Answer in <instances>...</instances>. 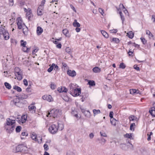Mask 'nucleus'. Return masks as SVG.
Listing matches in <instances>:
<instances>
[{"instance_id":"12","label":"nucleus","mask_w":155,"mask_h":155,"mask_svg":"<svg viewBox=\"0 0 155 155\" xmlns=\"http://www.w3.org/2000/svg\"><path fill=\"white\" fill-rule=\"evenodd\" d=\"M67 73L68 75L71 77H74L76 75V73L74 70H68L67 71Z\"/></svg>"},{"instance_id":"41","label":"nucleus","mask_w":155,"mask_h":155,"mask_svg":"<svg viewBox=\"0 0 155 155\" xmlns=\"http://www.w3.org/2000/svg\"><path fill=\"white\" fill-rule=\"evenodd\" d=\"M119 13L120 15V18L122 21V23H123L124 20V16L122 15V13L121 11H120Z\"/></svg>"},{"instance_id":"19","label":"nucleus","mask_w":155,"mask_h":155,"mask_svg":"<svg viewBox=\"0 0 155 155\" xmlns=\"http://www.w3.org/2000/svg\"><path fill=\"white\" fill-rule=\"evenodd\" d=\"M62 33L66 37L68 38L70 37V35L69 34L68 30L67 29H63L62 30Z\"/></svg>"},{"instance_id":"37","label":"nucleus","mask_w":155,"mask_h":155,"mask_svg":"<svg viewBox=\"0 0 155 155\" xmlns=\"http://www.w3.org/2000/svg\"><path fill=\"white\" fill-rule=\"evenodd\" d=\"M21 42V46L22 47H25L26 46L27 44V42L25 41H24L23 40H21L20 41Z\"/></svg>"},{"instance_id":"28","label":"nucleus","mask_w":155,"mask_h":155,"mask_svg":"<svg viewBox=\"0 0 155 155\" xmlns=\"http://www.w3.org/2000/svg\"><path fill=\"white\" fill-rule=\"evenodd\" d=\"M136 124L134 123H133L130 124V129L131 130L134 131L136 127Z\"/></svg>"},{"instance_id":"40","label":"nucleus","mask_w":155,"mask_h":155,"mask_svg":"<svg viewBox=\"0 0 155 155\" xmlns=\"http://www.w3.org/2000/svg\"><path fill=\"white\" fill-rule=\"evenodd\" d=\"M146 34L148 35L150 37H153V36L151 33L148 30L146 31Z\"/></svg>"},{"instance_id":"15","label":"nucleus","mask_w":155,"mask_h":155,"mask_svg":"<svg viewBox=\"0 0 155 155\" xmlns=\"http://www.w3.org/2000/svg\"><path fill=\"white\" fill-rule=\"evenodd\" d=\"M58 91L60 93L61 92H67L68 90L67 88L64 87H61V88L59 87L58 88Z\"/></svg>"},{"instance_id":"4","label":"nucleus","mask_w":155,"mask_h":155,"mask_svg":"<svg viewBox=\"0 0 155 155\" xmlns=\"http://www.w3.org/2000/svg\"><path fill=\"white\" fill-rule=\"evenodd\" d=\"M15 120H12L10 118H7L6 119V123L5 124V128H6L7 130H8V126L9 125H15Z\"/></svg>"},{"instance_id":"64","label":"nucleus","mask_w":155,"mask_h":155,"mask_svg":"<svg viewBox=\"0 0 155 155\" xmlns=\"http://www.w3.org/2000/svg\"><path fill=\"white\" fill-rule=\"evenodd\" d=\"M56 47L59 48H60L61 47V43H58V44L57 45Z\"/></svg>"},{"instance_id":"14","label":"nucleus","mask_w":155,"mask_h":155,"mask_svg":"<svg viewBox=\"0 0 155 155\" xmlns=\"http://www.w3.org/2000/svg\"><path fill=\"white\" fill-rule=\"evenodd\" d=\"M17 97L19 99H22L27 98L28 96L27 94L22 93L18 95L17 96Z\"/></svg>"},{"instance_id":"55","label":"nucleus","mask_w":155,"mask_h":155,"mask_svg":"<svg viewBox=\"0 0 155 155\" xmlns=\"http://www.w3.org/2000/svg\"><path fill=\"white\" fill-rule=\"evenodd\" d=\"M94 137V134L93 133H91L89 135V137L91 139H93Z\"/></svg>"},{"instance_id":"44","label":"nucleus","mask_w":155,"mask_h":155,"mask_svg":"<svg viewBox=\"0 0 155 155\" xmlns=\"http://www.w3.org/2000/svg\"><path fill=\"white\" fill-rule=\"evenodd\" d=\"M120 147L122 148V149L124 150H126L127 147V145L125 144H121L120 145Z\"/></svg>"},{"instance_id":"43","label":"nucleus","mask_w":155,"mask_h":155,"mask_svg":"<svg viewBox=\"0 0 155 155\" xmlns=\"http://www.w3.org/2000/svg\"><path fill=\"white\" fill-rule=\"evenodd\" d=\"M126 67L125 65L123 62L121 63L119 65V68L124 69Z\"/></svg>"},{"instance_id":"24","label":"nucleus","mask_w":155,"mask_h":155,"mask_svg":"<svg viewBox=\"0 0 155 155\" xmlns=\"http://www.w3.org/2000/svg\"><path fill=\"white\" fill-rule=\"evenodd\" d=\"M30 49V48H28L26 46H25V47H22V50L24 51V52H28Z\"/></svg>"},{"instance_id":"22","label":"nucleus","mask_w":155,"mask_h":155,"mask_svg":"<svg viewBox=\"0 0 155 155\" xmlns=\"http://www.w3.org/2000/svg\"><path fill=\"white\" fill-rule=\"evenodd\" d=\"M92 70L94 72L97 73L100 72L101 71V68L99 67H96L93 69Z\"/></svg>"},{"instance_id":"8","label":"nucleus","mask_w":155,"mask_h":155,"mask_svg":"<svg viewBox=\"0 0 155 155\" xmlns=\"http://www.w3.org/2000/svg\"><path fill=\"white\" fill-rule=\"evenodd\" d=\"M42 98L44 100H46L49 102L53 101V99L51 95H44L42 97Z\"/></svg>"},{"instance_id":"3","label":"nucleus","mask_w":155,"mask_h":155,"mask_svg":"<svg viewBox=\"0 0 155 155\" xmlns=\"http://www.w3.org/2000/svg\"><path fill=\"white\" fill-rule=\"evenodd\" d=\"M58 129V125L53 124L49 127L48 130L50 133L54 134L57 133Z\"/></svg>"},{"instance_id":"10","label":"nucleus","mask_w":155,"mask_h":155,"mask_svg":"<svg viewBox=\"0 0 155 155\" xmlns=\"http://www.w3.org/2000/svg\"><path fill=\"white\" fill-rule=\"evenodd\" d=\"M81 112L84 114L85 117H90L91 116V113L89 110H86L84 109L80 108Z\"/></svg>"},{"instance_id":"17","label":"nucleus","mask_w":155,"mask_h":155,"mask_svg":"<svg viewBox=\"0 0 155 155\" xmlns=\"http://www.w3.org/2000/svg\"><path fill=\"white\" fill-rule=\"evenodd\" d=\"M15 75L17 79L19 81L21 80L22 78L23 74L22 72L15 74Z\"/></svg>"},{"instance_id":"63","label":"nucleus","mask_w":155,"mask_h":155,"mask_svg":"<svg viewBox=\"0 0 155 155\" xmlns=\"http://www.w3.org/2000/svg\"><path fill=\"white\" fill-rule=\"evenodd\" d=\"M132 46H134L135 47L139 48V45L138 44H135V43H134L132 44Z\"/></svg>"},{"instance_id":"46","label":"nucleus","mask_w":155,"mask_h":155,"mask_svg":"<svg viewBox=\"0 0 155 155\" xmlns=\"http://www.w3.org/2000/svg\"><path fill=\"white\" fill-rule=\"evenodd\" d=\"M21 127L20 126H18L16 128L15 131L17 133L19 132L20 131Z\"/></svg>"},{"instance_id":"16","label":"nucleus","mask_w":155,"mask_h":155,"mask_svg":"<svg viewBox=\"0 0 155 155\" xmlns=\"http://www.w3.org/2000/svg\"><path fill=\"white\" fill-rule=\"evenodd\" d=\"M36 108L32 104L28 106V109L30 111H32V112H35Z\"/></svg>"},{"instance_id":"32","label":"nucleus","mask_w":155,"mask_h":155,"mask_svg":"<svg viewBox=\"0 0 155 155\" xmlns=\"http://www.w3.org/2000/svg\"><path fill=\"white\" fill-rule=\"evenodd\" d=\"M94 116L101 113V111L99 110L94 109L93 110Z\"/></svg>"},{"instance_id":"21","label":"nucleus","mask_w":155,"mask_h":155,"mask_svg":"<svg viewBox=\"0 0 155 155\" xmlns=\"http://www.w3.org/2000/svg\"><path fill=\"white\" fill-rule=\"evenodd\" d=\"M129 120L130 121H135L136 122H137L138 120L137 118L134 115L130 116L129 117Z\"/></svg>"},{"instance_id":"26","label":"nucleus","mask_w":155,"mask_h":155,"mask_svg":"<svg viewBox=\"0 0 155 155\" xmlns=\"http://www.w3.org/2000/svg\"><path fill=\"white\" fill-rule=\"evenodd\" d=\"M23 29V32L25 35H27V32L28 31V28L25 25L24 27L22 28Z\"/></svg>"},{"instance_id":"20","label":"nucleus","mask_w":155,"mask_h":155,"mask_svg":"<svg viewBox=\"0 0 155 155\" xmlns=\"http://www.w3.org/2000/svg\"><path fill=\"white\" fill-rule=\"evenodd\" d=\"M23 147V146L22 145H19L16 148L15 152H19L21 151L22 148Z\"/></svg>"},{"instance_id":"1","label":"nucleus","mask_w":155,"mask_h":155,"mask_svg":"<svg viewBox=\"0 0 155 155\" xmlns=\"http://www.w3.org/2000/svg\"><path fill=\"white\" fill-rule=\"evenodd\" d=\"M61 114V111L59 109H53L47 114V117H52L54 118L59 117Z\"/></svg>"},{"instance_id":"35","label":"nucleus","mask_w":155,"mask_h":155,"mask_svg":"<svg viewBox=\"0 0 155 155\" xmlns=\"http://www.w3.org/2000/svg\"><path fill=\"white\" fill-rule=\"evenodd\" d=\"M125 137L130 139H133V138L132 137L131 134H126L125 135Z\"/></svg>"},{"instance_id":"47","label":"nucleus","mask_w":155,"mask_h":155,"mask_svg":"<svg viewBox=\"0 0 155 155\" xmlns=\"http://www.w3.org/2000/svg\"><path fill=\"white\" fill-rule=\"evenodd\" d=\"M44 148L45 151H47L49 149L48 145L46 144H45L44 145Z\"/></svg>"},{"instance_id":"53","label":"nucleus","mask_w":155,"mask_h":155,"mask_svg":"<svg viewBox=\"0 0 155 155\" xmlns=\"http://www.w3.org/2000/svg\"><path fill=\"white\" fill-rule=\"evenodd\" d=\"M134 68L137 71L140 70V68L137 65H134Z\"/></svg>"},{"instance_id":"34","label":"nucleus","mask_w":155,"mask_h":155,"mask_svg":"<svg viewBox=\"0 0 155 155\" xmlns=\"http://www.w3.org/2000/svg\"><path fill=\"white\" fill-rule=\"evenodd\" d=\"M110 123L111 124L114 126H115L116 125V120L115 119L113 118L112 119H111L110 120Z\"/></svg>"},{"instance_id":"11","label":"nucleus","mask_w":155,"mask_h":155,"mask_svg":"<svg viewBox=\"0 0 155 155\" xmlns=\"http://www.w3.org/2000/svg\"><path fill=\"white\" fill-rule=\"evenodd\" d=\"M8 130L6 128H5L6 130V131L7 133H12L14 130L15 128V125H9L8 126Z\"/></svg>"},{"instance_id":"9","label":"nucleus","mask_w":155,"mask_h":155,"mask_svg":"<svg viewBox=\"0 0 155 155\" xmlns=\"http://www.w3.org/2000/svg\"><path fill=\"white\" fill-rule=\"evenodd\" d=\"M77 85L75 84H71L68 87V89L69 90V93H70V91L73 92L74 90L77 88Z\"/></svg>"},{"instance_id":"57","label":"nucleus","mask_w":155,"mask_h":155,"mask_svg":"<svg viewBox=\"0 0 155 155\" xmlns=\"http://www.w3.org/2000/svg\"><path fill=\"white\" fill-rule=\"evenodd\" d=\"M21 135L23 136H28V134L25 132H22Z\"/></svg>"},{"instance_id":"36","label":"nucleus","mask_w":155,"mask_h":155,"mask_svg":"<svg viewBox=\"0 0 155 155\" xmlns=\"http://www.w3.org/2000/svg\"><path fill=\"white\" fill-rule=\"evenodd\" d=\"M6 87L8 89H10L11 88V85L7 82H5L4 83Z\"/></svg>"},{"instance_id":"62","label":"nucleus","mask_w":155,"mask_h":155,"mask_svg":"<svg viewBox=\"0 0 155 155\" xmlns=\"http://www.w3.org/2000/svg\"><path fill=\"white\" fill-rule=\"evenodd\" d=\"M58 67L57 65H56L55 64V65H54V68H53V69H54V70L56 71H57L58 70Z\"/></svg>"},{"instance_id":"7","label":"nucleus","mask_w":155,"mask_h":155,"mask_svg":"<svg viewBox=\"0 0 155 155\" xmlns=\"http://www.w3.org/2000/svg\"><path fill=\"white\" fill-rule=\"evenodd\" d=\"M81 94V90L80 88H76L73 92L70 91V94L74 97L79 96Z\"/></svg>"},{"instance_id":"39","label":"nucleus","mask_w":155,"mask_h":155,"mask_svg":"<svg viewBox=\"0 0 155 155\" xmlns=\"http://www.w3.org/2000/svg\"><path fill=\"white\" fill-rule=\"evenodd\" d=\"M55 65V64L53 63L52 64L51 66L48 69V72H51L52 71V70L53 69Z\"/></svg>"},{"instance_id":"48","label":"nucleus","mask_w":155,"mask_h":155,"mask_svg":"<svg viewBox=\"0 0 155 155\" xmlns=\"http://www.w3.org/2000/svg\"><path fill=\"white\" fill-rule=\"evenodd\" d=\"M119 7L121 9H124L125 10L124 11L125 12V11L127 12V10L125 8L123 5L122 4H120L119 5Z\"/></svg>"},{"instance_id":"50","label":"nucleus","mask_w":155,"mask_h":155,"mask_svg":"<svg viewBox=\"0 0 155 155\" xmlns=\"http://www.w3.org/2000/svg\"><path fill=\"white\" fill-rule=\"evenodd\" d=\"M31 12L29 11L28 12H27L26 14V16L28 18L29 20H30V13Z\"/></svg>"},{"instance_id":"38","label":"nucleus","mask_w":155,"mask_h":155,"mask_svg":"<svg viewBox=\"0 0 155 155\" xmlns=\"http://www.w3.org/2000/svg\"><path fill=\"white\" fill-rule=\"evenodd\" d=\"M98 140H100L101 141V143L102 144H104L106 141V140L103 138H101L100 140L99 139H98Z\"/></svg>"},{"instance_id":"54","label":"nucleus","mask_w":155,"mask_h":155,"mask_svg":"<svg viewBox=\"0 0 155 155\" xmlns=\"http://www.w3.org/2000/svg\"><path fill=\"white\" fill-rule=\"evenodd\" d=\"M50 87L51 89H54L56 88V85L54 84H51L50 85Z\"/></svg>"},{"instance_id":"6","label":"nucleus","mask_w":155,"mask_h":155,"mask_svg":"<svg viewBox=\"0 0 155 155\" xmlns=\"http://www.w3.org/2000/svg\"><path fill=\"white\" fill-rule=\"evenodd\" d=\"M17 25L18 29H21L24 27V26H25V24L23 23L21 19L20 18H17Z\"/></svg>"},{"instance_id":"30","label":"nucleus","mask_w":155,"mask_h":155,"mask_svg":"<svg viewBox=\"0 0 155 155\" xmlns=\"http://www.w3.org/2000/svg\"><path fill=\"white\" fill-rule=\"evenodd\" d=\"M13 88L15 90H16L17 91L19 92H21L22 91L21 88L17 86H14L13 87Z\"/></svg>"},{"instance_id":"60","label":"nucleus","mask_w":155,"mask_h":155,"mask_svg":"<svg viewBox=\"0 0 155 155\" xmlns=\"http://www.w3.org/2000/svg\"><path fill=\"white\" fill-rule=\"evenodd\" d=\"M99 11L102 15H103L104 12L103 9H102L101 8H99Z\"/></svg>"},{"instance_id":"45","label":"nucleus","mask_w":155,"mask_h":155,"mask_svg":"<svg viewBox=\"0 0 155 155\" xmlns=\"http://www.w3.org/2000/svg\"><path fill=\"white\" fill-rule=\"evenodd\" d=\"M113 41L116 43H119L120 41L119 39L117 38H113L112 39Z\"/></svg>"},{"instance_id":"58","label":"nucleus","mask_w":155,"mask_h":155,"mask_svg":"<svg viewBox=\"0 0 155 155\" xmlns=\"http://www.w3.org/2000/svg\"><path fill=\"white\" fill-rule=\"evenodd\" d=\"M46 1L45 0H43L41 2V5L39 6H41L44 7V4H45Z\"/></svg>"},{"instance_id":"56","label":"nucleus","mask_w":155,"mask_h":155,"mask_svg":"<svg viewBox=\"0 0 155 155\" xmlns=\"http://www.w3.org/2000/svg\"><path fill=\"white\" fill-rule=\"evenodd\" d=\"M13 4V0H9V5L10 6H12Z\"/></svg>"},{"instance_id":"23","label":"nucleus","mask_w":155,"mask_h":155,"mask_svg":"<svg viewBox=\"0 0 155 155\" xmlns=\"http://www.w3.org/2000/svg\"><path fill=\"white\" fill-rule=\"evenodd\" d=\"M73 25L74 27H79L80 26V24L78 22L76 19L74 20V22L73 23Z\"/></svg>"},{"instance_id":"13","label":"nucleus","mask_w":155,"mask_h":155,"mask_svg":"<svg viewBox=\"0 0 155 155\" xmlns=\"http://www.w3.org/2000/svg\"><path fill=\"white\" fill-rule=\"evenodd\" d=\"M44 7L41 6H39L37 11V13L38 15H41L43 14L42 10Z\"/></svg>"},{"instance_id":"2","label":"nucleus","mask_w":155,"mask_h":155,"mask_svg":"<svg viewBox=\"0 0 155 155\" xmlns=\"http://www.w3.org/2000/svg\"><path fill=\"white\" fill-rule=\"evenodd\" d=\"M2 35L5 40H8L9 38V34L6 30L5 26L1 25L0 26V35Z\"/></svg>"},{"instance_id":"33","label":"nucleus","mask_w":155,"mask_h":155,"mask_svg":"<svg viewBox=\"0 0 155 155\" xmlns=\"http://www.w3.org/2000/svg\"><path fill=\"white\" fill-rule=\"evenodd\" d=\"M21 120L22 123L25 122L27 120V116L25 115L22 116L21 117Z\"/></svg>"},{"instance_id":"5","label":"nucleus","mask_w":155,"mask_h":155,"mask_svg":"<svg viewBox=\"0 0 155 155\" xmlns=\"http://www.w3.org/2000/svg\"><path fill=\"white\" fill-rule=\"evenodd\" d=\"M32 139L35 141H37L38 143H40L42 142V137H38L37 138V135L35 133H33L31 135Z\"/></svg>"},{"instance_id":"29","label":"nucleus","mask_w":155,"mask_h":155,"mask_svg":"<svg viewBox=\"0 0 155 155\" xmlns=\"http://www.w3.org/2000/svg\"><path fill=\"white\" fill-rule=\"evenodd\" d=\"M101 33L103 35L105 38H107L108 37V34L105 31L102 30L101 31Z\"/></svg>"},{"instance_id":"42","label":"nucleus","mask_w":155,"mask_h":155,"mask_svg":"<svg viewBox=\"0 0 155 155\" xmlns=\"http://www.w3.org/2000/svg\"><path fill=\"white\" fill-rule=\"evenodd\" d=\"M88 84L91 86H94L95 85V82L93 81H89L88 82Z\"/></svg>"},{"instance_id":"52","label":"nucleus","mask_w":155,"mask_h":155,"mask_svg":"<svg viewBox=\"0 0 155 155\" xmlns=\"http://www.w3.org/2000/svg\"><path fill=\"white\" fill-rule=\"evenodd\" d=\"M136 89H131L130 90V93L131 94H133L135 93L136 92Z\"/></svg>"},{"instance_id":"31","label":"nucleus","mask_w":155,"mask_h":155,"mask_svg":"<svg viewBox=\"0 0 155 155\" xmlns=\"http://www.w3.org/2000/svg\"><path fill=\"white\" fill-rule=\"evenodd\" d=\"M15 74L22 72L21 70L18 67H16L15 68Z\"/></svg>"},{"instance_id":"27","label":"nucleus","mask_w":155,"mask_h":155,"mask_svg":"<svg viewBox=\"0 0 155 155\" xmlns=\"http://www.w3.org/2000/svg\"><path fill=\"white\" fill-rule=\"evenodd\" d=\"M149 112L151 114L153 117H155V108L153 107L152 109L149 110Z\"/></svg>"},{"instance_id":"51","label":"nucleus","mask_w":155,"mask_h":155,"mask_svg":"<svg viewBox=\"0 0 155 155\" xmlns=\"http://www.w3.org/2000/svg\"><path fill=\"white\" fill-rule=\"evenodd\" d=\"M101 135V136L104 137H106L107 136V134L103 132H100Z\"/></svg>"},{"instance_id":"61","label":"nucleus","mask_w":155,"mask_h":155,"mask_svg":"<svg viewBox=\"0 0 155 155\" xmlns=\"http://www.w3.org/2000/svg\"><path fill=\"white\" fill-rule=\"evenodd\" d=\"M140 39L143 44H145V43H146V41L145 40L144 38H140Z\"/></svg>"},{"instance_id":"25","label":"nucleus","mask_w":155,"mask_h":155,"mask_svg":"<svg viewBox=\"0 0 155 155\" xmlns=\"http://www.w3.org/2000/svg\"><path fill=\"white\" fill-rule=\"evenodd\" d=\"M127 35L130 38H132L134 36V33L132 31H130L127 33Z\"/></svg>"},{"instance_id":"18","label":"nucleus","mask_w":155,"mask_h":155,"mask_svg":"<svg viewBox=\"0 0 155 155\" xmlns=\"http://www.w3.org/2000/svg\"><path fill=\"white\" fill-rule=\"evenodd\" d=\"M43 31V29L40 27L38 26L37 28V33L38 35H41Z\"/></svg>"},{"instance_id":"49","label":"nucleus","mask_w":155,"mask_h":155,"mask_svg":"<svg viewBox=\"0 0 155 155\" xmlns=\"http://www.w3.org/2000/svg\"><path fill=\"white\" fill-rule=\"evenodd\" d=\"M58 126V128H59L61 130H62L64 128V126L62 124H59Z\"/></svg>"},{"instance_id":"59","label":"nucleus","mask_w":155,"mask_h":155,"mask_svg":"<svg viewBox=\"0 0 155 155\" xmlns=\"http://www.w3.org/2000/svg\"><path fill=\"white\" fill-rule=\"evenodd\" d=\"M23 83L24 85L25 86H27L28 85V81L26 79H24L23 80Z\"/></svg>"}]
</instances>
